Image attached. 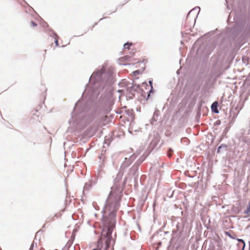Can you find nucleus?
I'll return each mask as SVG.
<instances>
[{
  "label": "nucleus",
  "mask_w": 250,
  "mask_h": 250,
  "mask_svg": "<svg viewBox=\"0 0 250 250\" xmlns=\"http://www.w3.org/2000/svg\"><path fill=\"white\" fill-rule=\"evenodd\" d=\"M250 211V202L248 203V206L246 210L245 211V213L247 214Z\"/></svg>",
  "instance_id": "nucleus-13"
},
{
  "label": "nucleus",
  "mask_w": 250,
  "mask_h": 250,
  "mask_svg": "<svg viewBox=\"0 0 250 250\" xmlns=\"http://www.w3.org/2000/svg\"><path fill=\"white\" fill-rule=\"evenodd\" d=\"M89 110V107L87 106H85L84 107L82 106L81 109H80V111L77 113V114H78V116L79 117H80L81 116V114L83 113V112H87Z\"/></svg>",
  "instance_id": "nucleus-7"
},
{
  "label": "nucleus",
  "mask_w": 250,
  "mask_h": 250,
  "mask_svg": "<svg viewBox=\"0 0 250 250\" xmlns=\"http://www.w3.org/2000/svg\"><path fill=\"white\" fill-rule=\"evenodd\" d=\"M123 172L119 171L114 180V185L105 202V209L109 211L108 216L103 218L104 228L102 231V237L105 238L106 245H109L112 239V233L115 227L116 212L120 206V201L122 195L123 187L120 181Z\"/></svg>",
  "instance_id": "nucleus-1"
},
{
  "label": "nucleus",
  "mask_w": 250,
  "mask_h": 250,
  "mask_svg": "<svg viewBox=\"0 0 250 250\" xmlns=\"http://www.w3.org/2000/svg\"><path fill=\"white\" fill-rule=\"evenodd\" d=\"M160 136L157 134L153 136L149 145V148L151 150L157 146L160 142Z\"/></svg>",
  "instance_id": "nucleus-4"
},
{
  "label": "nucleus",
  "mask_w": 250,
  "mask_h": 250,
  "mask_svg": "<svg viewBox=\"0 0 250 250\" xmlns=\"http://www.w3.org/2000/svg\"><path fill=\"white\" fill-rule=\"evenodd\" d=\"M134 73H136V74H138V73H139V70H136V71H135Z\"/></svg>",
  "instance_id": "nucleus-29"
},
{
  "label": "nucleus",
  "mask_w": 250,
  "mask_h": 250,
  "mask_svg": "<svg viewBox=\"0 0 250 250\" xmlns=\"http://www.w3.org/2000/svg\"><path fill=\"white\" fill-rule=\"evenodd\" d=\"M222 146V148L223 149H226V148H227V146L225 144H221V146Z\"/></svg>",
  "instance_id": "nucleus-19"
},
{
  "label": "nucleus",
  "mask_w": 250,
  "mask_h": 250,
  "mask_svg": "<svg viewBox=\"0 0 250 250\" xmlns=\"http://www.w3.org/2000/svg\"><path fill=\"white\" fill-rule=\"evenodd\" d=\"M197 10H200V7H195V8H194V9H193L191 11H190L189 12V13L190 12H191L192 11Z\"/></svg>",
  "instance_id": "nucleus-22"
},
{
  "label": "nucleus",
  "mask_w": 250,
  "mask_h": 250,
  "mask_svg": "<svg viewBox=\"0 0 250 250\" xmlns=\"http://www.w3.org/2000/svg\"><path fill=\"white\" fill-rule=\"evenodd\" d=\"M156 115H157V114L156 113H154L153 117H154L155 116H156Z\"/></svg>",
  "instance_id": "nucleus-33"
},
{
  "label": "nucleus",
  "mask_w": 250,
  "mask_h": 250,
  "mask_svg": "<svg viewBox=\"0 0 250 250\" xmlns=\"http://www.w3.org/2000/svg\"><path fill=\"white\" fill-rule=\"evenodd\" d=\"M216 123L217 125H220V121H217Z\"/></svg>",
  "instance_id": "nucleus-27"
},
{
  "label": "nucleus",
  "mask_w": 250,
  "mask_h": 250,
  "mask_svg": "<svg viewBox=\"0 0 250 250\" xmlns=\"http://www.w3.org/2000/svg\"><path fill=\"white\" fill-rule=\"evenodd\" d=\"M149 84L150 85V86H151V87H152V86H152V81L150 80V81H149Z\"/></svg>",
  "instance_id": "nucleus-25"
},
{
  "label": "nucleus",
  "mask_w": 250,
  "mask_h": 250,
  "mask_svg": "<svg viewBox=\"0 0 250 250\" xmlns=\"http://www.w3.org/2000/svg\"><path fill=\"white\" fill-rule=\"evenodd\" d=\"M92 250H100V249H99V248H95V249H94Z\"/></svg>",
  "instance_id": "nucleus-30"
},
{
  "label": "nucleus",
  "mask_w": 250,
  "mask_h": 250,
  "mask_svg": "<svg viewBox=\"0 0 250 250\" xmlns=\"http://www.w3.org/2000/svg\"><path fill=\"white\" fill-rule=\"evenodd\" d=\"M156 115H157V114L156 113H154L153 117H154L155 116H156Z\"/></svg>",
  "instance_id": "nucleus-32"
},
{
  "label": "nucleus",
  "mask_w": 250,
  "mask_h": 250,
  "mask_svg": "<svg viewBox=\"0 0 250 250\" xmlns=\"http://www.w3.org/2000/svg\"><path fill=\"white\" fill-rule=\"evenodd\" d=\"M225 234L227 235H228V236H229V237H230L231 238L235 239V238L234 237L231 236V233H230V232H229V231H225Z\"/></svg>",
  "instance_id": "nucleus-14"
},
{
  "label": "nucleus",
  "mask_w": 250,
  "mask_h": 250,
  "mask_svg": "<svg viewBox=\"0 0 250 250\" xmlns=\"http://www.w3.org/2000/svg\"><path fill=\"white\" fill-rule=\"evenodd\" d=\"M129 165L128 164H126L125 163V162L123 164V167H128Z\"/></svg>",
  "instance_id": "nucleus-26"
},
{
  "label": "nucleus",
  "mask_w": 250,
  "mask_h": 250,
  "mask_svg": "<svg viewBox=\"0 0 250 250\" xmlns=\"http://www.w3.org/2000/svg\"><path fill=\"white\" fill-rule=\"evenodd\" d=\"M153 86H152V87H151V89H150V90L149 91V94H148L147 98H148L150 96V93H153Z\"/></svg>",
  "instance_id": "nucleus-18"
},
{
  "label": "nucleus",
  "mask_w": 250,
  "mask_h": 250,
  "mask_svg": "<svg viewBox=\"0 0 250 250\" xmlns=\"http://www.w3.org/2000/svg\"><path fill=\"white\" fill-rule=\"evenodd\" d=\"M55 43L56 46H58V41L57 39H55Z\"/></svg>",
  "instance_id": "nucleus-24"
},
{
  "label": "nucleus",
  "mask_w": 250,
  "mask_h": 250,
  "mask_svg": "<svg viewBox=\"0 0 250 250\" xmlns=\"http://www.w3.org/2000/svg\"><path fill=\"white\" fill-rule=\"evenodd\" d=\"M132 43L131 42H126L124 44V48L125 49H129L130 46H131Z\"/></svg>",
  "instance_id": "nucleus-10"
},
{
  "label": "nucleus",
  "mask_w": 250,
  "mask_h": 250,
  "mask_svg": "<svg viewBox=\"0 0 250 250\" xmlns=\"http://www.w3.org/2000/svg\"><path fill=\"white\" fill-rule=\"evenodd\" d=\"M140 86L139 85H133L130 89V92L132 93L133 91H137L138 89H139Z\"/></svg>",
  "instance_id": "nucleus-8"
},
{
  "label": "nucleus",
  "mask_w": 250,
  "mask_h": 250,
  "mask_svg": "<svg viewBox=\"0 0 250 250\" xmlns=\"http://www.w3.org/2000/svg\"><path fill=\"white\" fill-rule=\"evenodd\" d=\"M103 151H104L102 150V153H101L100 156H99L100 162V163H101V164L100 166L101 169H102L103 168V167H104V163L106 161V158H107V156L105 154V151H104V152H103Z\"/></svg>",
  "instance_id": "nucleus-5"
},
{
  "label": "nucleus",
  "mask_w": 250,
  "mask_h": 250,
  "mask_svg": "<svg viewBox=\"0 0 250 250\" xmlns=\"http://www.w3.org/2000/svg\"><path fill=\"white\" fill-rule=\"evenodd\" d=\"M249 250H250V241H249Z\"/></svg>",
  "instance_id": "nucleus-31"
},
{
  "label": "nucleus",
  "mask_w": 250,
  "mask_h": 250,
  "mask_svg": "<svg viewBox=\"0 0 250 250\" xmlns=\"http://www.w3.org/2000/svg\"><path fill=\"white\" fill-rule=\"evenodd\" d=\"M250 131V129H249L248 134H249Z\"/></svg>",
  "instance_id": "nucleus-35"
},
{
  "label": "nucleus",
  "mask_w": 250,
  "mask_h": 250,
  "mask_svg": "<svg viewBox=\"0 0 250 250\" xmlns=\"http://www.w3.org/2000/svg\"><path fill=\"white\" fill-rule=\"evenodd\" d=\"M237 241L242 243V244H243V249H242V250H243L244 249V247L245 246V243L244 242V241L243 239H237Z\"/></svg>",
  "instance_id": "nucleus-15"
},
{
  "label": "nucleus",
  "mask_w": 250,
  "mask_h": 250,
  "mask_svg": "<svg viewBox=\"0 0 250 250\" xmlns=\"http://www.w3.org/2000/svg\"><path fill=\"white\" fill-rule=\"evenodd\" d=\"M53 34H54V36H55L56 37H57V38H58V35H57V34H56V33H53Z\"/></svg>",
  "instance_id": "nucleus-28"
},
{
  "label": "nucleus",
  "mask_w": 250,
  "mask_h": 250,
  "mask_svg": "<svg viewBox=\"0 0 250 250\" xmlns=\"http://www.w3.org/2000/svg\"><path fill=\"white\" fill-rule=\"evenodd\" d=\"M233 33L236 36L245 39L250 35V18L249 14H243L235 22L232 29Z\"/></svg>",
  "instance_id": "nucleus-3"
},
{
  "label": "nucleus",
  "mask_w": 250,
  "mask_h": 250,
  "mask_svg": "<svg viewBox=\"0 0 250 250\" xmlns=\"http://www.w3.org/2000/svg\"><path fill=\"white\" fill-rule=\"evenodd\" d=\"M223 151L222 146H219L217 149V153H221Z\"/></svg>",
  "instance_id": "nucleus-16"
},
{
  "label": "nucleus",
  "mask_w": 250,
  "mask_h": 250,
  "mask_svg": "<svg viewBox=\"0 0 250 250\" xmlns=\"http://www.w3.org/2000/svg\"><path fill=\"white\" fill-rule=\"evenodd\" d=\"M91 186L90 183H85L83 187V191L88 190Z\"/></svg>",
  "instance_id": "nucleus-11"
},
{
  "label": "nucleus",
  "mask_w": 250,
  "mask_h": 250,
  "mask_svg": "<svg viewBox=\"0 0 250 250\" xmlns=\"http://www.w3.org/2000/svg\"><path fill=\"white\" fill-rule=\"evenodd\" d=\"M113 72L110 70H105L104 66L93 73L89 81L93 83L94 88L97 90H107L113 83Z\"/></svg>",
  "instance_id": "nucleus-2"
},
{
  "label": "nucleus",
  "mask_w": 250,
  "mask_h": 250,
  "mask_svg": "<svg viewBox=\"0 0 250 250\" xmlns=\"http://www.w3.org/2000/svg\"><path fill=\"white\" fill-rule=\"evenodd\" d=\"M34 246V243H33L31 244V246H30V248L29 250H33V249Z\"/></svg>",
  "instance_id": "nucleus-23"
},
{
  "label": "nucleus",
  "mask_w": 250,
  "mask_h": 250,
  "mask_svg": "<svg viewBox=\"0 0 250 250\" xmlns=\"http://www.w3.org/2000/svg\"><path fill=\"white\" fill-rule=\"evenodd\" d=\"M242 140L246 143L249 142V139L247 138L246 136H245L244 133L242 135Z\"/></svg>",
  "instance_id": "nucleus-12"
},
{
  "label": "nucleus",
  "mask_w": 250,
  "mask_h": 250,
  "mask_svg": "<svg viewBox=\"0 0 250 250\" xmlns=\"http://www.w3.org/2000/svg\"><path fill=\"white\" fill-rule=\"evenodd\" d=\"M83 103V101H78L77 103L76 104L75 107L74 108V111H75L77 110L79 106L82 105Z\"/></svg>",
  "instance_id": "nucleus-9"
},
{
  "label": "nucleus",
  "mask_w": 250,
  "mask_h": 250,
  "mask_svg": "<svg viewBox=\"0 0 250 250\" xmlns=\"http://www.w3.org/2000/svg\"><path fill=\"white\" fill-rule=\"evenodd\" d=\"M31 25H32V26L33 27H35V26H37V23L33 21H31Z\"/></svg>",
  "instance_id": "nucleus-17"
},
{
  "label": "nucleus",
  "mask_w": 250,
  "mask_h": 250,
  "mask_svg": "<svg viewBox=\"0 0 250 250\" xmlns=\"http://www.w3.org/2000/svg\"><path fill=\"white\" fill-rule=\"evenodd\" d=\"M75 118H74V116H72V120L71 121H69V123L71 124L72 122H75Z\"/></svg>",
  "instance_id": "nucleus-21"
},
{
  "label": "nucleus",
  "mask_w": 250,
  "mask_h": 250,
  "mask_svg": "<svg viewBox=\"0 0 250 250\" xmlns=\"http://www.w3.org/2000/svg\"><path fill=\"white\" fill-rule=\"evenodd\" d=\"M171 152H172V150L171 149V148H169V152H168V155L169 157H170L171 156Z\"/></svg>",
  "instance_id": "nucleus-20"
},
{
  "label": "nucleus",
  "mask_w": 250,
  "mask_h": 250,
  "mask_svg": "<svg viewBox=\"0 0 250 250\" xmlns=\"http://www.w3.org/2000/svg\"><path fill=\"white\" fill-rule=\"evenodd\" d=\"M218 106V103L217 102H214L212 103L211 105V109L213 112L215 113H219V111L217 108Z\"/></svg>",
  "instance_id": "nucleus-6"
},
{
  "label": "nucleus",
  "mask_w": 250,
  "mask_h": 250,
  "mask_svg": "<svg viewBox=\"0 0 250 250\" xmlns=\"http://www.w3.org/2000/svg\"><path fill=\"white\" fill-rule=\"evenodd\" d=\"M244 59H245V57H243V61H244Z\"/></svg>",
  "instance_id": "nucleus-34"
}]
</instances>
